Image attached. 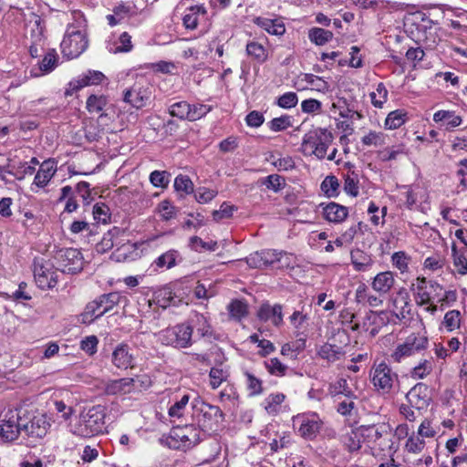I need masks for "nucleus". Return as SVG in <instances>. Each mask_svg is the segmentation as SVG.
<instances>
[{"instance_id":"1","label":"nucleus","mask_w":467,"mask_h":467,"mask_svg":"<svg viewBox=\"0 0 467 467\" xmlns=\"http://www.w3.org/2000/svg\"><path fill=\"white\" fill-rule=\"evenodd\" d=\"M412 286L415 302L420 306L436 301L441 304V311H442L457 299L455 291L445 290L438 282L427 280L425 277H417Z\"/></svg>"},{"instance_id":"2","label":"nucleus","mask_w":467,"mask_h":467,"mask_svg":"<svg viewBox=\"0 0 467 467\" xmlns=\"http://www.w3.org/2000/svg\"><path fill=\"white\" fill-rule=\"evenodd\" d=\"M75 23L69 25L60 44L61 53L67 59L78 57L88 47L86 20L80 12H74Z\"/></svg>"},{"instance_id":"3","label":"nucleus","mask_w":467,"mask_h":467,"mask_svg":"<svg viewBox=\"0 0 467 467\" xmlns=\"http://www.w3.org/2000/svg\"><path fill=\"white\" fill-rule=\"evenodd\" d=\"M191 406L192 408V418L198 424L202 435H212L219 431L224 420V415L218 406L206 403L199 397H193Z\"/></svg>"},{"instance_id":"4","label":"nucleus","mask_w":467,"mask_h":467,"mask_svg":"<svg viewBox=\"0 0 467 467\" xmlns=\"http://www.w3.org/2000/svg\"><path fill=\"white\" fill-rule=\"evenodd\" d=\"M105 409L98 405L83 410L73 426L75 435L90 438L100 433L105 430Z\"/></svg>"},{"instance_id":"5","label":"nucleus","mask_w":467,"mask_h":467,"mask_svg":"<svg viewBox=\"0 0 467 467\" xmlns=\"http://www.w3.org/2000/svg\"><path fill=\"white\" fill-rule=\"evenodd\" d=\"M333 140L334 136L327 129H313L304 135L301 150L306 156H315L318 160H323Z\"/></svg>"},{"instance_id":"6","label":"nucleus","mask_w":467,"mask_h":467,"mask_svg":"<svg viewBox=\"0 0 467 467\" xmlns=\"http://www.w3.org/2000/svg\"><path fill=\"white\" fill-rule=\"evenodd\" d=\"M370 382L379 394H389L399 380V376L384 360L374 361L369 371Z\"/></svg>"},{"instance_id":"7","label":"nucleus","mask_w":467,"mask_h":467,"mask_svg":"<svg viewBox=\"0 0 467 467\" xmlns=\"http://www.w3.org/2000/svg\"><path fill=\"white\" fill-rule=\"evenodd\" d=\"M126 296L119 292H111L99 296L97 299L88 303L82 314L83 322H88L99 318L105 313L110 311L115 306L121 302H126Z\"/></svg>"},{"instance_id":"8","label":"nucleus","mask_w":467,"mask_h":467,"mask_svg":"<svg viewBox=\"0 0 467 467\" xmlns=\"http://www.w3.org/2000/svg\"><path fill=\"white\" fill-rule=\"evenodd\" d=\"M360 433L363 436V442L370 449L384 451L389 447L390 427L387 423H378L359 426Z\"/></svg>"},{"instance_id":"9","label":"nucleus","mask_w":467,"mask_h":467,"mask_svg":"<svg viewBox=\"0 0 467 467\" xmlns=\"http://www.w3.org/2000/svg\"><path fill=\"white\" fill-rule=\"evenodd\" d=\"M429 339L423 333H411L402 343L397 345L390 354L391 359L400 363L404 359L414 356L428 348Z\"/></svg>"},{"instance_id":"10","label":"nucleus","mask_w":467,"mask_h":467,"mask_svg":"<svg viewBox=\"0 0 467 467\" xmlns=\"http://www.w3.org/2000/svg\"><path fill=\"white\" fill-rule=\"evenodd\" d=\"M192 327L180 324L161 331L158 335L161 344L175 348H187L192 345Z\"/></svg>"},{"instance_id":"11","label":"nucleus","mask_w":467,"mask_h":467,"mask_svg":"<svg viewBox=\"0 0 467 467\" xmlns=\"http://www.w3.org/2000/svg\"><path fill=\"white\" fill-rule=\"evenodd\" d=\"M54 259L61 273L75 275L83 269L82 254L76 248H62L57 251Z\"/></svg>"},{"instance_id":"12","label":"nucleus","mask_w":467,"mask_h":467,"mask_svg":"<svg viewBox=\"0 0 467 467\" xmlns=\"http://www.w3.org/2000/svg\"><path fill=\"white\" fill-rule=\"evenodd\" d=\"M170 438L174 441L171 446L182 450H187L198 444L202 439V431L193 424L174 427L171 431Z\"/></svg>"},{"instance_id":"13","label":"nucleus","mask_w":467,"mask_h":467,"mask_svg":"<svg viewBox=\"0 0 467 467\" xmlns=\"http://www.w3.org/2000/svg\"><path fill=\"white\" fill-rule=\"evenodd\" d=\"M58 271L49 261L36 259L34 262L35 280L37 286L43 290L56 286L58 282Z\"/></svg>"},{"instance_id":"14","label":"nucleus","mask_w":467,"mask_h":467,"mask_svg":"<svg viewBox=\"0 0 467 467\" xmlns=\"http://www.w3.org/2000/svg\"><path fill=\"white\" fill-rule=\"evenodd\" d=\"M151 94V86L141 79L136 81L133 86L124 90L123 100L134 109H140L147 106Z\"/></svg>"},{"instance_id":"15","label":"nucleus","mask_w":467,"mask_h":467,"mask_svg":"<svg viewBox=\"0 0 467 467\" xmlns=\"http://www.w3.org/2000/svg\"><path fill=\"white\" fill-rule=\"evenodd\" d=\"M22 418L16 410H9L0 422V437L4 441L16 440L22 431Z\"/></svg>"},{"instance_id":"16","label":"nucleus","mask_w":467,"mask_h":467,"mask_svg":"<svg viewBox=\"0 0 467 467\" xmlns=\"http://www.w3.org/2000/svg\"><path fill=\"white\" fill-rule=\"evenodd\" d=\"M49 427L50 424L44 414L34 415L27 421L22 420L21 424L22 431L29 439H32L31 442L43 439L47 435Z\"/></svg>"},{"instance_id":"17","label":"nucleus","mask_w":467,"mask_h":467,"mask_svg":"<svg viewBox=\"0 0 467 467\" xmlns=\"http://www.w3.org/2000/svg\"><path fill=\"white\" fill-rule=\"evenodd\" d=\"M105 79L102 72L97 70H88L87 73L82 74L78 78L69 82V88L66 91L67 95H72L73 92L78 89L90 86L99 85Z\"/></svg>"},{"instance_id":"18","label":"nucleus","mask_w":467,"mask_h":467,"mask_svg":"<svg viewBox=\"0 0 467 467\" xmlns=\"http://www.w3.org/2000/svg\"><path fill=\"white\" fill-rule=\"evenodd\" d=\"M138 15V8L132 3H120L114 6L113 14L108 15L106 19L109 26H115L124 20Z\"/></svg>"},{"instance_id":"19","label":"nucleus","mask_w":467,"mask_h":467,"mask_svg":"<svg viewBox=\"0 0 467 467\" xmlns=\"http://www.w3.org/2000/svg\"><path fill=\"white\" fill-rule=\"evenodd\" d=\"M106 48L112 54L130 52L133 48L131 36L128 32L112 35L107 41Z\"/></svg>"},{"instance_id":"20","label":"nucleus","mask_w":467,"mask_h":467,"mask_svg":"<svg viewBox=\"0 0 467 467\" xmlns=\"http://www.w3.org/2000/svg\"><path fill=\"white\" fill-rule=\"evenodd\" d=\"M279 251L276 250H262L256 252L247 258V264L254 268H261L264 266L272 265L278 263Z\"/></svg>"},{"instance_id":"21","label":"nucleus","mask_w":467,"mask_h":467,"mask_svg":"<svg viewBox=\"0 0 467 467\" xmlns=\"http://www.w3.org/2000/svg\"><path fill=\"white\" fill-rule=\"evenodd\" d=\"M257 317L261 321H271L274 326L279 327L283 324V307L279 304H263L258 309Z\"/></svg>"},{"instance_id":"22","label":"nucleus","mask_w":467,"mask_h":467,"mask_svg":"<svg viewBox=\"0 0 467 467\" xmlns=\"http://www.w3.org/2000/svg\"><path fill=\"white\" fill-rule=\"evenodd\" d=\"M406 398L411 407L417 410L424 409L429 404L428 387L424 383H418L407 393Z\"/></svg>"},{"instance_id":"23","label":"nucleus","mask_w":467,"mask_h":467,"mask_svg":"<svg viewBox=\"0 0 467 467\" xmlns=\"http://www.w3.org/2000/svg\"><path fill=\"white\" fill-rule=\"evenodd\" d=\"M56 171L57 161L54 159L44 161L34 178L33 183L38 188H44L50 182Z\"/></svg>"},{"instance_id":"24","label":"nucleus","mask_w":467,"mask_h":467,"mask_svg":"<svg viewBox=\"0 0 467 467\" xmlns=\"http://www.w3.org/2000/svg\"><path fill=\"white\" fill-rule=\"evenodd\" d=\"M321 421L317 414L305 415L300 418L298 431L306 439H313L319 432Z\"/></svg>"},{"instance_id":"25","label":"nucleus","mask_w":467,"mask_h":467,"mask_svg":"<svg viewBox=\"0 0 467 467\" xmlns=\"http://www.w3.org/2000/svg\"><path fill=\"white\" fill-rule=\"evenodd\" d=\"M133 356L130 352V348L127 344H119L112 352L111 361L113 365L120 369H127L132 367Z\"/></svg>"},{"instance_id":"26","label":"nucleus","mask_w":467,"mask_h":467,"mask_svg":"<svg viewBox=\"0 0 467 467\" xmlns=\"http://www.w3.org/2000/svg\"><path fill=\"white\" fill-rule=\"evenodd\" d=\"M323 217L333 223H343L348 215V209L346 206L331 202L323 207Z\"/></svg>"},{"instance_id":"27","label":"nucleus","mask_w":467,"mask_h":467,"mask_svg":"<svg viewBox=\"0 0 467 467\" xmlns=\"http://www.w3.org/2000/svg\"><path fill=\"white\" fill-rule=\"evenodd\" d=\"M253 22L270 35L283 36L285 33V24L280 18L256 16Z\"/></svg>"},{"instance_id":"28","label":"nucleus","mask_w":467,"mask_h":467,"mask_svg":"<svg viewBox=\"0 0 467 467\" xmlns=\"http://www.w3.org/2000/svg\"><path fill=\"white\" fill-rule=\"evenodd\" d=\"M192 396L189 392H185L181 396L176 397L173 403L168 410V415L171 421L182 419L187 410L189 402L192 400Z\"/></svg>"},{"instance_id":"29","label":"nucleus","mask_w":467,"mask_h":467,"mask_svg":"<svg viewBox=\"0 0 467 467\" xmlns=\"http://www.w3.org/2000/svg\"><path fill=\"white\" fill-rule=\"evenodd\" d=\"M298 89L311 88L319 92H326L329 88V85L322 78L314 74H303L299 77Z\"/></svg>"},{"instance_id":"30","label":"nucleus","mask_w":467,"mask_h":467,"mask_svg":"<svg viewBox=\"0 0 467 467\" xmlns=\"http://www.w3.org/2000/svg\"><path fill=\"white\" fill-rule=\"evenodd\" d=\"M395 284V278L390 271L380 272L375 275L371 282V287L380 295L388 294Z\"/></svg>"},{"instance_id":"31","label":"nucleus","mask_w":467,"mask_h":467,"mask_svg":"<svg viewBox=\"0 0 467 467\" xmlns=\"http://www.w3.org/2000/svg\"><path fill=\"white\" fill-rule=\"evenodd\" d=\"M134 379L131 378H122L119 379L109 380L105 385V392L108 395H124L130 393L133 389Z\"/></svg>"},{"instance_id":"32","label":"nucleus","mask_w":467,"mask_h":467,"mask_svg":"<svg viewBox=\"0 0 467 467\" xmlns=\"http://www.w3.org/2000/svg\"><path fill=\"white\" fill-rule=\"evenodd\" d=\"M351 264L358 272H368L374 265L371 254L360 249H354L350 253Z\"/></svg>"},{"instance_id":"33","label":"nucleus","mask_w":467,"mask_h":467,"mask_svg":"<svg viewBox=\"0 0 467 467\" xmlns=\"http://www.w3.org/2000/svg\"><path fill=\"white\" fill-rule=\"evenodd\" d=\"M371 314L375 316L373 322L378 326H386L389 323L397 324L405 317L404 309L400 314L387 310L371 312Z\"/></svg>"},{"instance_id":"34","label":"nucleus","mask_w":467,"mask_h":467,"mask_svg":"<svg viewBox=\"0 0 467 467\" xmlns=\"http://www.w3.org/2000/svg\"><path fill=\"white\" fill-rule=\"evenodd\" d=\"M181 261L182 257L180 255V253L177 250L171 249L157 257L154 261V264L159 268L165 267L167 269H171L173 266H175L178 264V262Z\"/></svg>"},{"instance_id":"35","label":"nucleus","mask_w":467,"mask_h":467,"mask_svg":"<svg viewBox=\"0 0 467 467\" xmlns=\"http://www.w3.org/2000/svg\"><path fill=\"white\" fill-rule=\"evenodd\" d=\"M205 15L206 9L203 5H193L188 9V13L183 16V26L187 29L193 30L198 26L199 15Z\"/></svg>"},{"instance_id":"36","label":"nucleus","mask_w":467,"mask_h":467,"mask_svg":"<svg viewBox=\"0 0 467 467\" xmlns=\"http://www.w3.org/2000/svg\"><path fill=\"white\" fill-rule=\"evenodd\" d=\"M328 392L331 396L337 397L343 395L348 399H357V396L349 388L346 379L340 378L328 387Z\"/></svg>"},{"instance_id":"37","label":"nucleus","mask_w":467,"mask_h":467,"mask_svg":"<svg viewBox=\"0 0 467 467\" xmlns=\"http://www.w3.org/2000/svg\"><path fill=\"white\" fill-rule=\"evenodd\" d=\"M58 57L55 49L48 50L41 62L39 63L38 70L40 73H34L35 77L48 74L53 71L57 66Z\"/></svg>"},{"instance_id":"38","label":"nucleus","mask_w":467,"mask_h":467,"mask_svg":"<svg viewBox=\"0 0 467 467\" xmlns=\"http://www.w3.org/2000/svg\"><path fill=\"white\" fill-rule=\"evenodd\" d=\"M230 377L227 368L214 367L209 372V386L212 389H217L223 382H227Z\"/></svg>"},{"instance_id":"39","label":"nucleus","mask_w":467,"mask_h":467,"mask_svg":"<svg viewBox=\"0 0 467 467\" xmlns=\"http://www.w3.org/2000/svg\"><path fill=\"white\" fill-rule=\"evenodd\" d=\"M334 35L331 31L321 27H312L308 30L309 40L317 46H324L330 42Z\"/></svg>"},{"instance_id":"40","label":"nucleus","mask_w":467,"mask_h":467,"mask_svg":"<svg viewBox=\"0 0 467 467\" xmlns=\"http://www.w3.org/2000/svg\"><path fill=\"white\" fill-rule=\"evenodd\" d=\"M433 120L436 123L443 121L448 128H456L462 123V118L451 110H438L433 115Z\"/></svg>"},{"instance_id":"41","label":"nucleus","mask_w":467,"mask_h":467,"mask_svg":"<svg viewBox=\"0 0 467 467\" xmlns=\"http://www.w3.org/2000/svg\"><path fill=\"white\" fill-rule=\"evenodd\" d=\"M227 310L231 318L241 321L248 315V305L243 300L234 299L227 306Z\"/></svg>"},{"instance_id":"42","label":"nucleus","mask_w":467,"mask_h":467,"mask_svg":"<svg viewBox=\"0 0 467 467\" xmlns=\"http://www.w3.org/2000/svg\"><path fill=\"white\" fill-rule=\"evenodd\" d=\"M317 354L321 358L328 362H335L341 358L343 352L340 347L326 343L319 348Z\"/></svg>"},{"instance_id":"43","label":"nucleus","mask_w":467,"mask_h":467,"mask_svg":"<svg viewBox=\"0 0 467 467\" xmlns=\"http://www.w3.org/2000/svg\"><path fill=\"white\" fill-rule=\"evenodd\" d=\"M285 399V396L282 393H272L265 399L264 408L268 414L275 415L280 410Z\"/></svg>"},{"instance_id":"44","label":"nucleus","mask_w":467,"mask_h":467,"mask_svg":"<svg viewBox=\"0 0 467 467\" xmlns=\"http://www.w3.org/2000/svg\"><path fill=\"white\" fill-rule=\"evenodd\" d=\"M407 119V113L403 109H396L388 114L384 125L386 129L395 130L401 127Z\"/></svg>"},{"instance_id":"45","label":"nucleus","mask_w":467,"mask_h":467,"mask_svg":"<svg viewBox=\"0 0 467 467\" xmlns=\"http://www.w3.org/2000/svg\"><path fill=\"white\" fill-rule=\"evenodd\" d=\"M244 377V382L250 395L256 396L263 392V381L249 370L243 372Z\"/></svg>"},{"instance_id":"46","label":"nucleus","mask_w":467,"mask_h":467,"mask_svg":"<svg viewBox=\"0 0 467 467\" xmlns=\"http://www.w3.org/2000/svg\"><path fill=\"white\" fill-rule=\"evenodd\" d=\"M452 263L455 271L461 275H467V258L464 252L457 249L455 244L451 247Z\"/></svg>"},{"instance_id":"47","label":"nucleus","mask_w":467,"mask_h":467,"mask_svg":"<svg viewBox=\"0 0 467 467\" xmlns=\"http://www.w3.org/2000/svg\"><path fill=\"white\" fill-rule=\"evenodd\" d=\"M246 53L249 57H252L260 63H263L267 59L266 48L262 44L255 41H250L247 43Z\"/></svg>"},{"instance_id":"48","label":"nucleus","mask_w":467,"mask_h":467,"mask_svg":"<svg viewBox=\"0 0 467 467\" xmlns=\"http://www.w3.org/2000/svg\"><path fill=\"white\" fill-rule=\"evenodd\" d=\"M387 135L380 131L369 130L361 138V142L365 146L381 147L386 144Z\"/></svg>"},{"instance_id":"49","label":"nucleus","mask_w":467,"mask_h":467,"mask_svg":"<svg viewBox=\"0 0 467 467\" xmlns=\"http://www.w3.org/2000/svg\"><path fill=\"white\" fill-rule=\"evenodd\" d=\"M108 104V99L104 95H90L86 103V108L89 113H99Z\"/></svg>"},{"instance_id":"50","label":"nucleus","mask_w":467,"mask_h":467,"mask_svg":"<svg viewBox=\"0 0 467 467\" xmlns=\"http://www.w3.org/2000/svg\"><path fill=\"white\" fill-rule=\"evenodd\" d=\"M193 323L192 329L195 328L201 337H210L212 335V327L208 319L202 314H196L192 319Z\"/></svg>"},{"instance_id":"51","label":"nucleus","mask_w":467,"mask_h":467,"mask_svg":"<svg viewBox=\"0 0 467 467\" xmlns=\"http://www.w3.org/2000/svg\"><path fill=\"white\" fill-rule=\"evenodd\" d=\"M269 374L275 377H283L286 374L288 367L282 363L277 358H272L264 362Z\"/></svg>"},{"instance_id":"52","label":"nucleus","mask_w":467,"mask_h":467,"mask_svg":"<svg viewBox=\"0 0 467 467\" xmlns=\"http://www.w3.org/2000/svg\"><path fill=\"white\" fill-rule=\"evenodd\" d=\"M442 326L448 332L458 329L461 326V312L456 309L448 311L444 316Z\"/></svg>"},{"instance_id":"53","label":"nucleus","mask_w":467,"mask_h":467,"mask_svg":"<svg viewBox=\"0 0 467 467\" xmlns=\"http://www.w3.org/2000/svg\"><path fill=\"white\" fill-rule=\"evenodd\" d=\"M191 111L190 103L187 101H179L173 103L169 108V113L182 120H189V112Z\"/></svg>"},{"instance_id":"54","label":"nucleus","mask_w":467,"mask_h":467,"mask_svg":"<svg viewBox=\"0 0 467 467\" xmlns=\"http://www.w3.org/2000/svg\"><path fill=\"white\" fill-rule=\"evenodd\" d=\"M371 103L375 108L381 109L388 99V90L383 83H379L374 91L369 94Z\"/></svg>"},{"instance_id":"55","label":"nucleus","mask_w":467,"mask_h":467,"mask_svg":"<svg viewBox=\"0 0 467 467\" xmlns=\"http://www.w3.org/2000/svg\"><path fill=\"white\" fill-rule=\"evenodd\" d=\"M362 433L360 428H357L352 431L345 440V444L349 451H357L361 448L363 442V436L359 435Z\"/></svg>"},{"instance_id":"56","label":"nucleus","mask_w":467,"mask_h":467,"mask_svg":"<svg viewBox=\"0 0 467 467\" xmlns=\"http://www.w3.org/2000/svg\"><path fill=\"white\" fill-rule=\"evenodd\" d=\"M339 182L336 176H327L321 183V190L328 197H334L338 194Z\"/></svg>"},{"instance_id":"57","label":"nucleus","mask_w":467,"mask_h":467,"mask_svg":"<svg viewBox=\"0 0 467 467\" xmlns=\"http://www.w3.org/2000/svg\"><path fill=\"white\" fill-rule=\"evenodd\" d=\"M190 109L189 121H196L212 111L213 107L202 103H196L190 104Z\"/></svg>"},{"instance_id":"58","label":"nucleus","mask_w":467,"mask_h":467,"mask_svg":"<svg viewBox=\"0 0 467 467\" xmlns=\"http://www.w3.org/2000/svg\"><path fill=\"white\" fill-rule=\"evenodd\" d=\"M268 190L275 192H280L285 186V179L278 174H271L265 177L262 182Z\"/></svg>"},{"instance_id":"59","label":"nucleus","mask_w":467,"mask_h":467,"mask_svg":"<svg viewBox=\"0 0 467 467\" xmlns=\"http://www.w3.org/2000/svg\"><path fill=\"white\" fill-rule=\"evenodd\" d=\"M410 261V257L402 251L396 252L391 256V263L393 266L399 269L402 274L408 271Z\"/></svg>"},{"instance_id":"60","label":"nucleus","mask_w":467,"mask_h":467,"mask_svg":"<svg viewBox=\"0 0 467 467\" xmlns=\"http://www.w3.org/2000/svg\"><path fill=\"white\" fill-rule=\"evenodd\" d=\"M298 103V97L296 92H285L276 100V105L282 109H289L296 107Z\"/></svg>"},{"instance_id":"61","label":"nucleus","mask_w":467,"mask_h":467,"mask_svg":"<svg viewBox=\"0 0 467 467\" xmlns=\"http://www.w3.org/2000/svg\"><path fill=\"white\" fill-rule=\"evenodd\" d=\"M235 211H237L236 206L224 202L220 206L219 210L213 211V218L216 222H219L223 219H229L233 216V214Z\"/></svg>"},{"instance_id":"62","label":"nucleus","mask_w":467,"mask_h":467,"mask_svg":"<svg viewBox=\"0 0 467 467\" xmlns=\"http://www.w3.org/2000/svg\"><path fill=\"white\" fill-rule=\"evenodd\" d=\"M190 246L196 252H202L203 250L215 251L218 247L216 242H204L198 236H192L190 239Z\"/></svg>"},{"instance_id":"63","label":"nucleus","mask_w":467,"mask_h":467,"mask_svg":"<svg viewBox=\"0 0 467 467\" xmlns=\"http://www.w3.org/2000/svg\"><path fill=\"white\" fill-rule=\"evenodd\" d=\"M92 213L97 223H107L109 221V208L105 203H96Z\"/></svg>"},{"instance_id":"64","label":"nucleus","mask_w":467,"mask_h":467,"mask_svg":"<svg viewBox=\"0 0 467 467\" xmlns=\"http://www.w3.org/2000/svg\"><path fill=\"white\" fill-rule=\"evenodd\" d=\"M425 447L424 440L417 435L410 436L405 444V449L410 453H420Z\"/></svg>"}]
</instances>
